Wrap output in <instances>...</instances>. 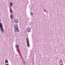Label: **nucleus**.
Instances as JSON below:
<instances>
[{"label":"nucleus","instance_id":"nucleus-9","mask_svg":"<svg viewBox=\"0 0 65 65\" xmlns=\"http://www.w3.org/2000/svg\"><path fill=\"white\" fill-rule=\"evenodd\" d=\"M5 63H8V61L6 60L5 61Z\"/></svg>","mask_w":65,"mask_h":65},{"label":"nucleus","instance_id":"nucleus-8","mask_svg":"<svg viewBox=\"0 0 65 65\" xmlns=\"http://www.w3.org/2000/svg\"><path fill=\"white\" fill-rule=\"evenodd\" d=\"M16 47H19V45H16Z\"/></svg>","mask_w":65,"mask_h":65},{"label":"nucleus","instance_id":"nucleus-6","mask_svg":"<svg viewBox=\"0 0 65 65\" xmlns=\"http://www.w3.org/2000/svg\"><path fill=\"white\" fill-rule=\"evenodd\" d=\"M10 17L11 19H12L13 18V15H12V14L11 15Z\"/></svg>","mask_w":65,"mask_h":65},{"label":"nucleus","instance_id":"nucleus-3","mask_svg":"<svg viewBox=\"0 0 65 65\" xmlns=\"http://www.w3.org/2000/svg\"><path fill=\"white\" fill-rule=\"evenodd\" d=\"M27 46H29V41L28 40V39H27Z\"/></svg>","mask_w":65,"mask_h":65},{"label":"nucleus","instance_id":"nucleus-5","mask_svg":"<svg viewBox=\"0 0 65 65\" xmlns=\"http://www.w3.org/2000/svg\"><path fill=\"white\" fill-rule=\"evenodd\" d=\"M14 22L16 23H18V20H15Z\"/></svg>","mask_w":65,"mask_h":65},{"label":"nucleus","instance_id":"nucleus-10","mask_svg":"<svg viewBox=\"0 0 65 65\" xmlns=\"http://www.w3.org/2000/svg\"><path fill=\"white\" fill-rule=\"evenodd\" d=\"M10 12H11V13H12V10L10 9Z\"/></svg>","mask_w":65,"mask_h":65},{"label":"nucleus","instance_id":"nucleus-1","mask_svg":"<svg viewBox=\"0 0 65 65\" xmlns=\"http://www.w3.org/2000/svg\"><path fill=\"white\" fill-rule=\"evenodd\" d=\"M14 27L15 29V32H17V31H19V30L18 29V26H17V25H15Z\"/></svg>","mask_w":65,"mask_h":65},{"label":"nucleus","instance_id":"nucleus-2","mask_svg":"<svg viewBox=\"0 0 65 65\" xmlns=\"http://www.w3.org/2000/svg\"><path fill=\"white\" fill-rule=\"evenodd\" d=\"M0 27L1 31H2V32H4V30H3V28H2V24L1 23H0Z\"/></svg>","mask_w":65,"mask_h":65},{"label":"nucleus","instance_id":"nucleus-7","mask_svg":"<svg viewBox=\"0 0 65 65\" xmlns=\"http://www.w3.org/2000/svg\"><path fill=\"white\" fill-rule=\"evenodd\" d=\"M10 6H12V3H10Z\"/></svg>","mask_w":65,"mask_h":65},{"label":"nucleus","instance_id":"nucleus-11","mask_svg":"<svg viewBox=\"0 0 65 65\" xmlns=\"http://www.w3.org/2000/svg\"><path fill=\"white\" fill-rule=\"evenodd\" d=\"M6 65H8V64H6Z\"/></svg>","mask_w":65,"mask_h":65},{"label":"nucleus","instance_id":"nucleus-4","mask_svg":"<svg viewBox=\"0 0 65 65\" xmlns=\"http://www.w3.org/2000/svg\"><path fill=\"white\" fill-rule=\"evenodd\" d=\"M27 31L28 32H29L30 31V29L29 28H27Z\"/></svg>","mask_w":65,"mask_h":65}]
</instances>
